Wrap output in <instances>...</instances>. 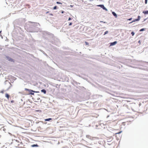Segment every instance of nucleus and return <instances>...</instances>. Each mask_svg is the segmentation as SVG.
Returning <instances> with one entry per match:
<instances>
[{
  "label": "nucleus",
  "mask_w": 148,
  "mask_h": 148,
  "mask_svg": "<svg viewBox=\"0 0 148 148\" xmlns=\"http://www.w3.org/2000/svg\"><path fill=\"white\" fill-rule=\"evenodd\" d=\"M40 26V24L38 23L29 21L26 25L25 26V28L29 32L38 33L40 32L42 33L43 31L41 30L39 27Z\"/></svg>",
  "instance_id": "nucleus-1"
},
{
  "label": "nucleus",
  "mask_w": 148,
  "mask_h": 148,
  "mask_svg": "<svg viewBox=\"0 0 148 148\" xmlns=\"http://www.w3.org/2000/svg\"><path fill=\"white\" fill-rule=\"evenodd\" d=\"M42 32V34L43 35L46 36L48 35L52 38L51 39L48 40L49 42L56 45H59V40L54 37V36L53 34L47 31H43Z\"/></svg>",
  "instance_id": "nucleus-2"
},
{
  "label": "nucleus",
  "mask_w": 148,
  "mask_h": 148,
  "mask_svg": "<svg viewBox=\"0 0 148 148\" xmlns=\"http://www.w3.org/2000/svg\"><path fill=\"white\" fill-rule=\"evenodd\" d=\"M24 89L27 92V93L25 95H34V90L27 88H25Z\"/></svg>",
  "instance_id": "nucleus-3"
},
{
  "label": "nucleus",
  "mask_w": 148,
  "mask_h": 148,
  "mask_svg": "<svg viewBox=\"0 0 148 148\" xmlns=\"http://www.w3.org/2000/svg\"><path fill=\"white\" fill-rule=\"evenodd\" d=\"M71 83L74 86H76L77 88L79 89V88H81L82 87L79 86L78 87L77 86L78 83L74 79H73L71 81Z\"/></svg>",
  "instance_id": "nucleus-4"
},
{
  "label": "nucleus",
  "mask_w": 148,
  "mask_h": 148,
  "mask_svg": "<svg viewBox=\"0 0 148 148\" xmlns=\"http://www.w3.org/2000/svg\"><path fill=\"white\" fill-rule=\"evenodd\" d=\"M97 6L100 7L101 8H102L103 10L106 11H108V9L106 8L104 6V5L103 4H99L97 5Z\"/></svg>",
  "instance_id": "nucleus-5"
},
{
  "label": "nucleus",
  "mask_w": 148,
  "mask_h": 148,
  "mask_svg": "<svg viewBox=\"0 0 148 148\" xmlns=\"http://www.w3.org/2000/svg\"><path fill=\"white\" fill-rule=\"evenodd\" d=\"M5 57L7 58V60L10 62H14L15 60L11 58L8 56H5Z\"/></svg>",
  "instance_id": "nucleus-6"
},
{
  "label": "nucleus",
  "mask_w": 148,
  "mask_h": 148,
  "mask_svg": "<svg viewBox=\"0 0 148 148\" xmlns=\"http://www.w3.org/2000/svg\"><path fill=\"white\" fill-rule=\"evenodd\" d=\"M140 18L141 17L140 16H138L137 18L134 19L132 21V22H135L136 21H138L140 20Z\"/></svg>",
  "instance_id": "nucleus-7"
},
{
  "label": "nucleus",
  "mask_w": 148,
  "mask_h": 148,
  "mask_svg": "<svg viewBox=\"0 0 148 148\" xmlns=\"http://www.w3.org/2000/svg\"><path fill=\"white\" fill-rule=\"evenodd\" d=\"M117 43V41H114L113 42H111L109 43L110 46H113L116 45Z\"/></svg>",
  "instance_id": "nucleus-8"
},
{
  "label": "nucleus",
  "mask_w": 148,
  "mask_h": 148,
  "mask_svg": "<svg viewBox=\"0 0 148 148\" xmlns=\"http://www.w3.org/2000/svg\"><path fill=\"white\" fill-rule=\"evenodd\" d=\"M86 137L87 138L91 140H94V138H96V137H91L89 135H86Z\"/></svg>",
  "instance_id": "nucleus-9"
},
{
  "label": "nucleus",
  "mask_w": 148,
  "mask_h": 148,
  "mask_svg": "<svg viewBox=\"0 0 148 148\" xmlns=\"http://www.w3.org/2000/svg\"><path fill=\"white\" fill-rule=\"evenodd\" d=\"M52 119L51 118H49L45 119L44 120L45 121H50L52 120ZM44 123L45 124H46L47 123V122H46V121H45Z\"/></svg>",
  "instance_id": "nucleus-10"
},
{
  "label": "nucleus",
  "mask_w": 148,
  "mask_h": 148,
  "mask_svg": "<svg viewBox=\"0 0 148 148\" xmlns=\"http://www.w3.org/2000/svg\"><path fill=\"white\" fill-rule=\"evenodd\" d=\"M47 36H48L49 37H47L45 36V37L44 38L45 40H47L48 42H49V40H48L49 39H51L52 38L50 37L48 35H47Z\"/></svg>",
  "instance_id": "nucleus-11"
},
{
  "label": "nucleus",
  "mask_w": 148,
  "mask_h": 148,
  "mask_svg": "<svg viewBox=\"0 0 148 148\" xmlns=\"http://www.w3.org/2000/svg\"><path fill=\"white\" fill-rule=\"evenodd\" d=\"M112 14L115 18H117V15L114 12L112 11Z\"/></svg>",
  "instance_id": "nucleus-12"
},
{
  "label": "nucleus",
  "mask_w": 148,
  "mask_h": 148,
  "mask_svg": "<svg viewBox=\"0 0 148 148\" xmlns=\"http://www.w3.org/2000/svg\"><path fill=\"white\" fill-rule=\"evenodd\" d=\"M98 145L97 143H91L90 145H91L92 147H94L97 146V145Z\"/></svg>",
  "instance_id": "nucleus-13"
},
{
  "label": "nucleus",
  "mask_w": 148,
  "mask_h": 148,
  "mask_svg": "<svg viewBox=\"0 0 148 148\" xmlns=\"http://www.w3.org/2000/svg\"><path fill=\"white\" fill-rule=\"evenodd\" d=\"M143 13L144 14H148V10H144L143 11Z\"/></svg>",
  "instance_id": "nucleus-14"
},
{
  "label": "nucleus",
  "mask_w": 148,
  "mask_h": 148,
  "mask_svg": "<svg viewBox=\"0 0 148 148\" xmlns=\"http://www.w3.org/2000/svg\"><path fill=\"white\" fill-rule=\"evenodd\" d=\"M41 91L44 94H46L47 93V90L44 89H42Z\"/></svg>",
  "instance_id": "nucleus-15"
},
{
  "label": "nucleus",
  "mask_w": 148,
  "mask_h": 148,
  "mask_svg": "<svg viewBox=\"0 0 148 148\" xmlns=\"http://www.w3.org/2000/svg\"><path fill=\"white\" fill-rule=\"evenodd\" d=\"M32 147H39V146L37 144H34L31 145Z\"/></svg>",
  "instance_id": "nucleus-16"
},
{
  "label": "nucleus",
  "mask_w": 148,
  "mask_h": 148,
  "mask_svg": "<svg viewBox=\"0 0 148 148\" xmlns=\"http://www.w3.org/2000/svg\"><path fill=\"white\" fill-rule=\"evenodd\" d=\"M5 96L8 99H9L10 97V95L9 94L7 93H5Z\"/></svg>",
  "instance_id": "nucleus-17"
},
{
  "label": "nucleus",
  "mask_w": 148,
  "mask_h": 148,
  "mask_svg": "<svg viewBox=\"0 0 148 148\" xmlns=\"http://www.w3.org/2000/svg\"><path fill=\"white\" fill-rule=\"evenodd\" d=\"M40 51L46 56H47V57H48V56L47 55L46 53H45V52L44 51H43V50H40Z\"/></svg>",
  "instance_id": "nucleus-18"
},
{
  "label": "nucleus",
  "mask_w": 148,
  "mask_h": 148,
  "mask_svg": "<svg viewBox=\"0 0 148 148\" xmlns=\"http://www.w3.org/2000/svg\"><path fill=\"white\" fill-rule=\"evenodd\" d=\"M146 28H143L140 29L139 30V32H143V31H144L145 30Z\"/></svg>",
  "instance_id": "nucleus-19"
},
{
  "label": "nucleus",
  "mask_w": 148,
  "mask_h": 148,
  "mask_svg": "<svg viewBox=\"0 0 148 148\" xmlns=\"http://www.w3.org/2000/svg\"><path fill=\"white\" fill-rule=\"evenodd\" d=\"M58 8V7L56 5L53 8V9L54 10H57Z\"/></svg>",
  "instance_id": "nucleus-20"
},
{
  "label": "nucleus",
  "mask_w": 148,
  "mask_h": 148,
  "mask_svg": "<svg viewBox=\"0 0 148 148\" xmlns=\"http://www.w3.org/2000/svg\"><path fill=\"white\" fill-rule=\"evenodd\" d=\"M135 32L134 31H132L131 32V34L132 36H134L135 34Z\"/></svg>",
  "instance_id": "nucleus-21"
},
{
  "label": "nucleus",
  "mask_w": 148,
  "mask_h": 148,
  "mask_svg": "<svg viewBox=\"0 0 148 148\" xmlns=\"http://www.w3.org/2000/svg\"><path fill=\"white\" fill-rule=\"evenodd\" d=\"M56 3L58 4H62V3L60 2L57 1L56 2Z\"/></svg>",
  "instance_id": "nucleus-22"
},
{
  "label": "nucleus",
  "mask_w": 148,
  "mask_h": 148,
  "mask_svg": "<svg viewBox=\"0 0 148 148\" xmlns=\"http://www.w3.org/2000/svg\"><path fill=\"white\" fill-rule=\"evenodd\" d=\"M108 33V31H106L104 32L103 35H105L107 34Z\"/></svg>",
  "instance_id": "nucleus-23"
},
{
  "label": "nucleus",
  "mask_w": 148,
  "mask_h": 148,
  "mask_svg": "<svg viewBox=\"0 0 148 148\" xmlns=\"http://www.w3.org/2000/svg\"><path fill=\"white\" fill-rule=\"evenodd\" d=\"M122 132V131H120V132H117V133H116L115 134H121V132Z\"/></svg>",
  "instance_id": "nucleus-24"
},
{
  "label": "nucleus",
  "mask_w": 148,
  "mask_h": 148,
  "mask_svg": "<svg viewBox=\"0 0 148 148\" xmlns=\"http://www.w3.org/2000/svg\"><path fill=\"white\" fill-rule=\"evenodd\" d=\"M85 44L86 45H89V43L88 42L86 41L85 42Z\"/></svg>",
  "instance_id": "nucleus-25"
},
{
  "label": "nucleus",
  "mask_w": 148,
  "mask_h": 148,
  "mask_svg": "<svg viewBox=\"0 0 148 148\" xmlns=\"http://www.w3.org/2000/svg\"><path fill=\"white\" fill-rule=\"evenodd\" d=\"M100 23H107H107L106 22H105V21H100Z\"/></svg>",
  "instance_id": "nucleus-26"
},
{
  "label": "nucleus",
  "mask_w": 148,
  "mask_h": 148,
  "mask_svg": "<svg viewBox=\"0 0 148 148\" xmlns=\"http://www.w3.org/2000/svg\"><path fill=\"white\" fill-rule=\"evenodd\" d=\"M25 6L28 7L29 8L30 7V5L29 4H26L25 5Z\"/></svg>",
  "instance_id": "nucleus-27"
},
{
  "label": "nucleus",
  "mask_w": 148,
  "mask_h": 148,
  "mask_svg": "<svg viewBox=\"0 0 148 148\" xmlns=\"http://www.w3.org/2000/svg\"><path fill=\"white\" fill-rule=\"evenodd\" d=\"M60 13H61L62 14H63L64 12V11L63 10H61L59 11Z\"/></svg>",
  "instance_id": "nucleus-28"
},
{
  "label": "nucleus",
  "mask_w": 148,
  "mask_h": 148,
  "mask_svg": "<svg viewBox=\"0 0 148 148\" xmlns=\"http://www.w3.org/2000/svg\"><path fill=\"white\" fill-rule=\"evenodd\" d=\"M1 32H2V31L1 30L0 31V36H1L2 38H3V37H2V35H1Z\"/></svg>",
  "instance_id": "nucleus-29"
},
{
  "label": "nucleus",
  "mask_w": 148,
  "mask_h": 148,
  "mask_svg": "<svg viewBox=\"0 0 148 148\" xmlns=\"http://www.w3.org/2000/svg\"><path fill=\"white\" fill-rule=\"evenodd\" d=\"M34 92L36 93H39L40 92L39 91H35L34 90Z\"/></svg>",
  "instance_id": "nucleus-30"
},
{
  "label": "nucleus",
  "mask_w": 148,
  "mask_h": 148,
  "mask_svg": "<svg viewBox=\"0 0 148 148\" xmlns=\"http://www.w3.org/2000/svg\"><path fill=\"white\" fill-rule=\"evenodd\" d=\"M132 18H130L127 19V20L130 21L132 20Z\"/></svg>",
  "instance_id": "nucleus-31"
},
{
  "label": "nucleus",
  "mask_w": 148,
  "mask_h": 148,
  "mask_svg": "<svg viewBox=\"0 0 148 148\" xmlns=\"http://www.w3.org/2000/svg\"><path fill=\"white\" fill-rule=\"evenodd\" d=\"M73 24V23H72V22H70L69 23V26H71V25H72Z\"/></svg>",
  "instance_id": "nucleus-32"
},
{
  "label": "nucleus",
  "mask_w": 148,
  "mask_h": 148,
  "mask_svg": "<svg viewBox=\"0 0 148 148\" xmlns=\"http://www.w3.org/2000/svg\"><path fill=\"white\" fill-rule=\"evenodd\" d=\"M147 1L148 0H145V4H147Z\"/></svg>",
  "instance_id": "nucleus-33"
},
{
  "label": "nucleus",
  "mask_w": 148,
  "mask_h": 148,
  "mask_svg": "<svg viewBox=\"0 0 148 148\" xmlns=\"http://www.w3.org/2000/svg\"><path fill=\"white\" fill-rule=\"evenodd\" d=\"M147 19V18H145L143 20V21L142 22H143L145 21Z\"/></svg>",
  "instance_id": "nucleus-34"
},
{
  "label": "nucleus",
  "mask_w": 148,
  "mask_h": 148,
  "mask_svg": "<svg viewBox=\"0 0 148 148\" xmlns=\"http://www.w3.org/2000/svg\"><path fill=\"white\" fill-rule=\"evenodd\" d=\"M71 20H72V18H71V17H69L68 18V21H70Z\"/></svg>",
  "instance_id": "nucleus-35"
},
{
  "label": "nucleus",
  "mask_w": 148,
  "mask_h": 148,
  "mask_svg": "<svg viewBox=\"0 0 148 148\" xmlns=\"http://www.w3.org/2000/svg\"><path fill=\"white\" fill-rule=\"evenodd\" d=\"M138 42L139 43L140 45L141 44V42L140 40H138Z\"/></svg>",
  "instance_id": "nucleus-36"
},
{
  "label": "nucleus",
  "mask_w": 148,
  "mask_h": 148,
  "mask_svg": "<svg viewBox=\"0 0 148 148\" xmlns=\"http://www.w3.org/2000/svg\"><path fill=\"white\" fill-rule=\"evenodd\" d=\"M4 91L3 90H2L1 92L2 93H4Z\"/></svg>",
  "instance_id": "nucleus-37"
},
{
  "label": "nucleus",
  "mask_w": 148,
  "mask_h": 148,
  "mask_svg": "<svg viewBox=\"0 0 148 148\" xmlns=\"http://www.w3.org/2000/svg\"><path fill=\"white\" fill-rule=\"evenodd\" d=\"M49 15H50V16H53V14H52V13H50V14H49Z\"/></svg>",
  "instance_id": "nucleus-38"
},
{
  "label": "nucleus",
  "mask_w": 148,
  "mask_h": 148,
  "mask_svg": "<svg viewBox=\"0 0 148 148\" xmlns=\"http://www.w3.org/2000/svg\"><path fill=\"white\" fill-rule=\"evenodd\" d=\"M14 100H11V102L12 103H14Z\"/></svg>",
  "instance_id": "nucleus-39"
},
{
  "label": "nucleus",
  "mask_w": 148,
  "mask_h": 148,
  "mask_svg": "<svg viewBox=\"0 0 148 148\" xmlns=\"http://www.w3.org/2000/svg\"><path fill=\"white\" fill-rule=\"evenodd\" d=\"M40 99V98H38L37 99V101H39V100Z\"/></svg>",
  "instance_id": "nucleus-40"
},
{
  "label": "nucleus",
  "mask_w": 148,
  "mask_h": 148,
  "mask_svg": "<svg viewBox=\"0 0 148 148\" xmlns=\"http://www.w3.org/2000/svg\"><path fill=\"white\" fill-rule=\"evenodd\" d=\"M86 147H87L88 148H92L91 147H89L88 146H86Z\"/></svg>",
  "instance_id": "nucleus-41"
},
{
  "label": "nucleus",
  "mask_w": 148,
  "mask_h": 148,
  "mask_svg": "<svg viewBox=\"0 0 148 148\" xmlns=\"http://www.w3.org/2000/svg\"><path fill=\"white\" fill-rule=\"evenodd\" d=\"M133 22H132V21L131 22H130V23H129V24H131V23H133Z\"/></svg>",
  "instance_id": "nucleus-42"
},
{
  "label": "nucleus",
  "mask_w": 148,
  "mask_h": 148,
  "mask_svg": "<svg viewBox=\"0 0 148 148\" xmlns=\"http://www.w3.org/2000/svg\"><path fill=\"white\" fill-rule=\"evenodd\" d=\"M145 62L146 63H147V64H148V62H146V61H145V62Z\"/></svg>",
  "instance_id": "nucleus-43"
},
{
  "label": "nucleus",
  "mask_w": 148,
  "mask_h": 148,
  "mask_svg": "<svg viewBox=\"0 0 148 148\" xmlns=\"http://www.w3.org/2000/svg\"><path fill=\"white\" fill-rule=\"evenodd\" d=\"M96 127H98V125H96Z\"/></svg>",
  "instance_id": "nucleus-44"
},
{
  "label": "nucleus",
  "mask_w": 148,
  "mask_h": 148,
  "mask_svg": "<svg viewBox=\"0 0 148 148\" xmlns=\"http://www.w3.org/2000/svg\"><path fill=\"white\" fill-rule=\"evenodd\" d=\"M77 83H78V84H79L80 85V83L79 82H77Z\"/></svg>",
  "instance_id": "nucleus-45"
},
{
  "label": "nucleus",
  "mask_w": 148,
  "mask_h": 148,
  "mask_svg": "<svg viewBox=\"0 0 148 148\" xmlns=\"http://www.w3.org/2000/svg\"><path fill=\"white\" fill-rule=\"evenodd\" d=\"M70 6L71 7H72L73 6V5H70Z\"/></svg>",
  "instance_id": "nucleus-46"
},
{
  "label": "nucleus",
  "mask_w": 148,
  "mask_h": 148,
  "mask_svg": "<svg viewBox=\"0 0 148 148\" xmlns=\"http://www.w3.org/2000/svg\"><path fill=\"white\" fill-rule=\"evenodd\" d=\"M21 101H23V99H21Z\"/></svg>",
  "instance_id": "nucleus-47"
},
{
  "label": "nucleus",
  "mask_w": 148,
  "mask_h": 148,
  "mask_svg": "<svg viewBox=\"0 0 148 148\" xmlns=\"http://www.w3.org/2000/svg\"><path fill=\"white\" fill-rule=\"evenodd\" d=\"M49 11H48V12H47L46 13H49Z\"/></svg>",
  "instance_id": "nucleus-48"
},
{
  "label": "nucleus",
  "mask_w": 148,
  "mask_h": 148,
  "mask_svg": "<svg viewBox=\"0 0 148 148\" xmlns=\"http://www.w3.org/2000/svg\"><path fill=\"white\" fill-rule=\"evenodd\" d=\"M9 134L10 135H12V134L10 133H9Z\"/></svg>",
  "instance_id": "nucleus-49"
},
{
  "label": "nucleus",
  "mask_w": 148,
  "mask_h": 148,
  "mask_svg": "<svg viewBox=\"0 0 148 148\" xmlns=\"http://www.w3.org/2000/svg\"><path fill=\"white\" fill-rule=\"evenodd\" d=\"M19 93H21V92H19Z\"/></svg>",
  "instance_id": "nucleus-50"
},
{
  "label": "nucleus",
  "mask_w": 148,
  "mask_h": 148,
  "mask_svg": "<svg viewBox=\"0 0 148 148\" xmlns=\"http://www.w3.org/2000/svg\"><path fill=\"white\" fill-rule=\"evenodd\" d=\"M7 82V81H6V80L5 81V82Z\"/></svg>",
  "instance_id": "nucleus-51"
},
{
  "label": "nucleus",
  "mask_w": 148,
  "mask_h": 148,
  "mask_svg": "<svg viewBox=\"0 0 148 148\" xmlns=\"http://www.w3.org/2000/svg\"><path fill=\"white\" fill-rule=\"evenodd\" d=\"M109 117V116L108 115L107 117Z\"/></svg>",
  "instance_id": "nucleus-52"
},
{
  "label": "nucleus",
  "mask_w": 148,
  "mask_h": 148,
  "mask_svg": "<svg viewBox=\"0 0 148 148\" xmlns=\"http://www.w3.org/2000/svg\"><path fill=\"white\" fill-rule=\"evenodd\" d=\"M96 34H95L94 35V36H95Z\"/></svg>",
  "instance_id": "nucleus-53"
},
{
  "label": "nucleus",
  "mask_w": 148,
  "mask_h": 148,
  "mask_svg": "<svg viewBox=\"0 0 148 148\" xmlns=\"http://www.w3.org/2000/svg\"><path fill=\"white\" fill-rule=\"evenodd\" d=\"M31 38H32V36H31Z\"/></svg>",
  "instance_id": "nucleus-54"
},
{
  "label": "nucleus",
  "mask_w": 148,
  "mask_h": 148,
  "mask_svg": "<svg viewBox=\"0 0 148 148\" xmlns=\"http://www.w3.org/2000/svg\"><path fill=\"white\" fill-rule=\"evenodd\" d=\"M82 87L83 88H84V87Z\"/></svg>",
  "instance_id": "nucleus-55"
},
{
  "label": "nucleus",
  "mask_w": 148,
  "mask_h": 148,
  "mask_svg": "<svg viewBox=\"0 0 148 148\" xmlns=\"http://www.w3.org/2000/svg\"><path fill=\"white\" fill-rule=\"evenodd\" d=\"M139 106H140V104H139Z\"/></svg>",
  "instance_id": "nucleus-56"
},
{
  "label": "nucleus",
  "mask_w": 148,
  "mask_h": 148,
  "mask_svg": "<svg viewBox=\"0 0 148 148\" xmlns=\"http://www.w3.org/2000/svg\"><path fill=\"white\" fill-rule=\"evenodd\" d=\"M147 18V19H148V17Z\"/></svg>",
  "instance_id": "nucleus-57"
}]
</instances>
